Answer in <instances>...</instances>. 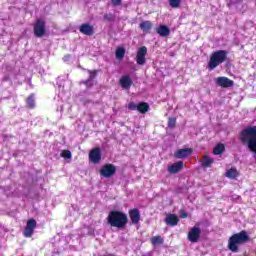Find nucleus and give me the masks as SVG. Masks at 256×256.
I'll return each instance as SVG.
<instances>
[{"label": "nucleus", "mask_w": 256, "mask_h": 256, "mask_svg": "<svg viewBox=\"0 0 256 256\" xmlns=\"http://www.w3.org/2000/svg\"><path fill=\"white\" fill-rule=\"evenodd\" d=\"M107 221L110 227L125 229V227H127L129 218L127 217V214L121 211L114 210L108 214Z\"/></svg>", "instance_id": "obj_1"}, {"label": "nucleus", "mask_w": 256, "mask_h": 256, "mask_svg": "<svg viewBox=\"0 0 256 256\" xmlns=\"http://www.w3.org/2000/svg\"><path fill=\"white\" fill-rule=\"evenodd\" d=\"M240 141L253 153H256V126L247 127L240 133Z\"/></svg>", "instance_id": "obj_2"}, {"label": "nucleus", "mask_w": 256, "mask_h": 256, "mask_svg": "<svg viewBox=\"0 0 256 256\" xmlns=\"http://www.w3.org/2000/svg\"><path fill=\"white\" fill-rule=\"evenodd\" d=\"M249 241L250 238L246 231L233 234L228 240V249L232 253H237L239 251V245H244V243H249Z\"/></svg>", "instance_id": "obj_3"}, {"label": "nucleus", "mask_w": 256, "mask_h": 256, "mask_svg": "<svg viewBox=\"0 0 256 256\" xmlns=\"http://www.w3.org/2000/svg\"><path fill=\"white\" fill-rule=\"evenodd\" d=\"M227 54L226 50H217L210 56V60L208 62V69L213 71L216 67H219L221 63H225L227 61Z\"/></svg>", "instance_id": "obj_4"}, {"label": "nucleus", "mask_w": 256, "mask_h": 256, "mask_svg": "<svg viewBox=\"0 0 256 256\" xmlns=\"http://www.w3.org/2000/svg\"><path fill=\"white\" fill-rule=\"evenodd\" d=\"M45 33H47V24H45L43 19H38L34 24V35L41 38L45 37Z\"/></svg>", "instance_id": "obj_5"}, {"label": "nucleus", "mask_w": 256, "mask_h": 256, "mask_svg": "<svg viewBox=\"0 0 256 256\" xmlns=\"http://www.w3.org/2000/svg\"><path fill=\"white\" fill-rule=\"evenodd\" d=\"M129 111H139V113H142L145 115L150 109L149 104L147 102H140L138 104H135V102H130L128 104Z\"/></svg>", "instance_id": "obj_6"}, {"label": "nucleus", "mask_w": 256, "mask_h": 256, "mask_svg": "<svg viewBox=\"0 0 256 256\" xmlns=\"http://www.w3.org/2000/svg\"><path fill=\"white\" fill-rule=\"evenodd\" d=\"M117 173V167L113 164H106L100 169V175L105 179L113 177Z\"/></svg>", "instance_id": "obj_7"}, {"label": "nucleus", "mask_w": 256, "mask_h": 256, "mask_svg": "<svg viewBox=\"0 0 256 256\" xmlns=\"http://www.w3.org/2000/svg\"><path fill=\"white\" fill-rule=\"evenodd\" d=\"M35 227H37V221L35 219H29L23 232L24 237H32Z\"/></svg>", "instance_id": "obj_8"}, {"label": "nucleus", "mask_w": 256, "mask_h": 256, "mask_svg": "<svg viewBox=\"0 0 256 256\" xmlns=\"http://www.w3.org/2000/svg\"><path fill=\"white\" fill-rule=\"evenodd\" d=\"M147 56V47L142 46L138 49L137 55H136V63L138 65H145L147 59L145 58Z\"/></svg>", "instance_id": "obj_9"}, {"label": "nucleus", "mask_w": 256, "mask_h": 256, "mask_svg": "<svg viewBox=\"0 0 256 256\" xmlns=\"http://www.w3.org/2000/svg\"><path fill=\"white\" fill-rule=\"evenodd\" d=\"M199 237H201V229L194 226L188 233V240L191 243H197L199 241Z\"/></svg>", "instance_id": "obj_10"}, {"label": "nucleus", "mask_w": 256, "mask_h": 256, "mask_svg": "<svg viewBox=\"0 0 256 256\" xmlns=\"http://www.w3.org/2000/svg\"><path fill=\"white\" fill-rule=\"evenodd\" d=\"M89 159L91 163H94L97 165V163H100L101 161V148L96 147L92 149L89 153Z\"/></svg>", "instance_id": "obj_11"}, {"label": "nucleus", "mask_w": 256, "mask_h": 256, "mask_svg": "<svg viewBox=\"0 0 256 256\" xmlns=\"http://www.w3.org/2000/svg\"><path fill=\"white\" fill-rule=\"evenodd\" d=\"M216 84H218L219 87L227 89L229 87H233L235 82L227 77H218L216 78Z\"/></svg>", "instance_id": "obj_12"}, {"label": "nucleus", "mask_w": 256, "mask_h": 256, "mask_svg": "<svg viewBox=\"0 0 256 256\" xmlns=\"http://www.w3.org/2000/svg\"><path fill=\"white\" fill-rule=\"evenodd\" d=\"M129 217L132 225L139 224V222L141 221V213L139 212V209L134 208L129 210Z\"/></svg>", "instance_id": "obj_13"}, {"label": "nucleus", "mask_w": 256, "mask_h": 256, "mask_svg": "<svg viewBox=\"0 0 256 256\" xmlns=\"http://www.w3.org/2000/svg\"><path fill=\"white\" fill-rule=\"evenodd\" d=\"M79 31L80 33H82V35H87L88 37H91L92 35L95 34V29L93 28V26H91L88 23H84L79 27Z\"/></svg>", "instance_id": "obj_14"}, {"label": "nucleus", "mask_w": 256, "mask_h": 256, "mask_svg": "<svg viewBox=\"0 0 256 256\" xmlns=\"http://www.w3.org/2000/svg\"><path fill=\"white\" fill-rule=\"evenodd\" d=\"M191 153H193V150L191 148L179 149L174 153V157L176 159H185L186 157H189Z\"/></svg>", "instance_id": "obj_15"}, {"label": "nucleus", "mask_w": 256, "mask_h": 256, "mask_svg": "<svg viewBox=\"0 0 256 256\" xmlns=\"http://www.w3.org/2000/svg\"><path fill=\"white\" fill-rule=\"evenodd\" d=\"M120 85L123 89H130L131 85H133V80L130 75H124L120 79Z\"/></svg>", "instance_id": "obj_16"}, {"label": "nucleus", "mask_w": 256, "mask_h": 256, "mask_svg": "<svg viewBox=\"0 0 256 256\" xmlns=\"http://www.w3.org/2000/svg\"><path fill=\"white\" fill-rule=\"evenodd\" d=\"M168 171L172 174L175 175L176 173H179L183 171V161H178L168 167Z\"/></svg>", "instance_id": "obj_17"}, {"label": "nucleus", "mask_w": 256, "mask_h": 256, "mask_svg": "<svg viewBox=\"0 0 256 256\" xmlns=\"http://www.w3.org/2000/svg\"><path fill=\"white\" fill-rule=\"evenodd\" d=\"M165 223L166 225H168L169 227H175L178 225L179 223V217L175 214H169L166 218H165Z\"/></svg>", "instance_id": "obj_18"}, {"label": "nucleus", "mask_w": 256, "mask_h": 256, "mask_svg": "<svg viewBox=\"0 0 256 256\" xmlns=\"http://www.w3.org/2000/svg\"><path fill=\"white\" fill-rule=\"evenodd\" d=\"M156 33L160 35V37H169L171 30L166 25H160L156 28Z\"/></svg>", "instance_id": "obj_19"}, {"label": "nucleus", "mask_w": 256, "mask_h": 256, "mask_svg": "<svg viewBox=\"0 0 256 256\" xmlns=\"http://www.w3.org/2000/svg\"><path fill=\"white\" fill-rule=\"evenodd\" d=\"M153 27V23L151 21L146 20L140 23L139 28L144 32V33H149Z\"/></svg>", "instance_id": "obj_20"}, {"label": "nucleus", "mask_w": 256, "mask_h": 256, "mask_svg": "<svg viewBox=\"0 0 256 256\" xmlns=\"http://www.w3.org/2000/svg\"><path fill=\"white\" fill-rule=\"evenodd\" d=\"M226 177H228V179H237V177H239V172L237 171V168H231L226 171Z\"/></svg>", "instance_id": "obj_21"}, {"label": "nucleus", "mask_w": 256, "mask_h": 256, "mask_svg": "<svg viewBox=\"0 0 256 256\" xmlns=\"http://www.w3.org/2000/svg\"><path fill=\"white\" fill-rule=\"evenodd\" d=\"M126 50L123 47H119L116 49V59L121 61V59H124Z\"/></svg>", "instance_id": "obj_22"}, {"label": "nucleus", "mask_w": 256, "mask_h": 256, "mask_svg": "<svg viewBox=\"0 0 256 256\" xmlns=\"http://www.w3.org/2000/svg\"><path fill=\"white\" fill-rule=\"evenodd\" d=\"M26 103H27L28 109H34V107H35V95L31 94L27 98Z\"/></svg>", "instance_id": "obj_23"}, {"label": "nucleus", "mask_w": 256, "mask_h": 256, "mask_svg": "<svg viewBox=\"0 0 256 256\" xmlns=\"http://www.w3.org/2000/svg\"><path fill=\"white\" fill-rule=\"evenodd\" d=\"M211 165H213V158H211L209 156H204V160L202 162V167L207 169V167H211Z\"/></svg>", "instance_id": "obj_24"}, {"label": "nucleus", "mask_w": 256, "mask_h": 256, "mask_svg": "<svg viewBox=\"0 0 256 256\" xmlns=\"http://www.w3.org/2000/svg\"><path fill=\"white\" fill-rule=\"evenodd\" d=\"M151 243L155 247V245H163L164 240L161 236H154L151 238Z\"/></svg>", "instance_id": "obj_25"}, {"label": "nucleus", "mask_w": 256, "mask_h": 256, "mask_svg": "<svg viewBox=\"0 0 256 256\" xmlns=\"http://www.w3.org/2000/svg\"><path fill=\"white\" fill-rule=\"evenodd\" d=\"M223 151H225V145H223V144H218V145L213 149L214 155H221V153H223Z\"/></svg>", "instance_id": "obj_26"}, {"label": "nucleus", "mask_w": 256, "mask_h": 256, "mask_svg": "<svg viewBox=\"0 0 256 256\" xmlns=\"http://www.w3.org/2000/svg\"><path fill=\"white\" fill-rule=\"evenodd\" d=\"M170 7L177 9L181 5V0H169Z\"/></svg>", "instance_id": "obj_27"}, {"label": "nucleus", "mask_w": 256, "mask_h": 256, "mask_svg": "<svg viewBox=\"0 0 256 256\" xmlns=\"http://www.w3.org/2000/svg\"><path fill=\"white\" fill-rule=\"evenodd\" d=\"M61 157H64V159H71V151L63 150L61 153Z\"/></svg>", "instance_id": "obj_28"}, {"label": "nucleus", "mask_w": 256, "mask_h": 256, "mask_svg": "<svg viewBox=\"0 0 256 256\" xmlns=\"http://www.w3.org/2000/svg\"><path fill=\"white\" fill-rule=\"evenodd\" d=\"M176 123H177V119H175V118L168 119V127H170V129H173V127H175Z\"/></svg>", "instance_id": "obj_29"}, {"label": "nucleus", "mask_w": 256, "mask_h": 256, "mask_svg": "<svg viewBox=\"0 0 256 256\" xmlns=\"http://www.w3.org/2000/svg\"><path fill=\"white\" fill-rule=\"evenodd\" d=\"M88 73H90L88 80L93 81L97 77V71L91 72L88 70Z\"/></svg>", "instance_id": "obj_30"}, {"label": "nucleus", "mask_w": 256, "mask_h": 256, "mask_svg": "<svg viewBox=\"0 0 256 256\" xmlns=\"http://www.w3.org/2000/svg\"><path fill=\"white\" fill-rule=\"evenodd\" d=\"M104 19H105L106 21H113V19H115V16H114L113 14H111V13L105 14V15H104Z\"/></svg>", "instance_id": "obj_31"}, {"label": "nucleus", "mask_w": 256, "mask_h": 256, "mask_svg": "<svg viewBox=\"0 0 256 256\" xmlns=\"http://www.w3.org/2000/svg\"><path fill=\"white\" fill-rule=\"evenodd\" d=\"M86 87H93V80H86L83 82Z\"/></svg>", "instance_id": "obj_32"}, {"label": "nucleus", "mask_w": 256, "mask_h": 256, "mask_svg": "<svg viewBox=\"0 0 256 256\" xmlns=\"http://www.w3.org/2000/svg\"><path fill=\"white\" fill-rule=\"evenodd\" d=\"M187 216H188L187 212H185L184 210H181V211H180V217H181V219H187Z\"/></svg>", "instance_id": "obj_33"}, {"label": "nucleus", "mask_w": 256, "mask_h": 256, "mask_svg": "<svg viewBox=\"0 0 256 256\" xmlns=\"http://www.w3.org/2000/svg\"><path fill=\"white\" fill-rule=\"evenodd\" d=\"M112 5H114V7H119V5H121V0H112Z\"/></svg>", "instance_id": "obj_34"}, {"label": "nucleus", "mask_w": 256, "mask_h": 256, "mask_svg": "<svg viewBox=\"0 0 256 256\" xmlns=\"http://www.w3.org/2000/svg\"><path fill=\"white\" fill-rule=\"evenodd\" d=\"M70 57H71L70 55L65 56L64 61H69Z\"/></svg>", "instance_id": "obj_35"}]
</instances>
